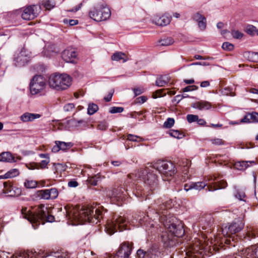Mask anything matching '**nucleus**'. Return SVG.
Instances as JSON below:
<instances>
[{"label":"nucleus","mask_w":258,"mask_h":258,"mask_svg":"<svg viewBox=\"0 0 258 258\" xmlns=\"http://www.w3.org/2000/svg\"><path fill=\"white\" fill-rule=\"evenodd\" d=\"M173 206L172 201L170 200L162 205L154 206L153 209L147 212V217L153 220H159L170 233V235L166 234L162 236V241L166 247H172L176 243L175 237H181L184 233L182 225L171 216L168 213V209Z\"/></svg>","instance_id":"f257e3e1"},{"label":"nucleus","mask_w":258,"mask_h":258,"mask_svg":"<svg viewBox=\"0 0 258 258\" xmlns=\"http://www.w3.org/2000/svg\"><path fill=\"white\" fill-rule=\"evenodd\" d=\"M158 172L162 175L164 180H169L176 173L175 165L170 161L159 160L153 166H146L139 169L135 174L128 176L135 180H140L147 186L153 188L156 186L158 179L154 171Z\"/></svg>","instance_id":"f03ea898"},{"label":"nucleus","mask_w":258,"mask_h":258,"mask_svg":"<svg viewBox=\"0 0 258 258\" xmlns=\"http://www.w3.org/2000/svg\"><path fill=\"white\" fill-rule=\"evenodd\" d=\"M67 216L71 221L83 223L88 221L91 223L97 224L102 217V212L99 207H86L80 210L76 208H71L66 210Z\"/></svg>","instance_id":"7ed1b4c3"},{"label":"nucleus","mask_w":258,"mask_h":258,"mask_svg":"<svg viewBox=\"0 0 258 258\" xmlns=\"http://www.w3.org/2000/svg\"><path fill=\"white\" fill-rule=\"evenodd\" d=\"M21 215L23 218L28 220L33 227L36 229L40 224H44L45 222H52L54 217L48 215L47 208L44 205H41L38 206L36 213L32 212L27 207H23L21 209Z\"/></svg>","instance_id":"20e7f679"},{"label":"nucleus","mask_w":258,"mask_h":258,"mask_svg":"<svg viewBox=\"0 0 258 258\" xmlns=\"http://www.w3.org/2000/svg\"><path fill=\"white\" fill-rule=\"evenodd\" d=\"M48 84L50 88L57 91L66 90L72 84L71 78L67 74H53L48 79Z\"/></svg>","instance_id":"39448f33"},{"label":"nucleus","mask_w":258,"mask_h":258,"mask_svg":"<svg viewBox=\"0 0 258 258\" xmlns=\"http://www.w3.org/2000/svg\"><path fill=\"white\" fill-rule=\"evenodd\" d=\"M127 223L124 218L119 216L116 219L113 218L111 221H108L105 229L108 234L112 235L116 232L117 229H119L120 231L127 229Z\"/></svg>","instance_id":"423d86ee"},{"label":"nucleus","mask_w":258,"mask_h":258,"mask_svg":"<svg viewBox=\"0 0 258 258\" xmlns=\"http://www.w3.org/2000/svg\"><path fill=\"white\" fill-rule=\"evenodd\" d=\"M90 17L97 22L105 21L109 19L111 15L110 9L107 7L100 8H93L89 13Z\"/></svg>","instance_id":"0eeeda50"},{"label":"nucleus","mask_w":258,"mask_h":258,"mask_svg":"<svg viewBox=\"0 0 258 258\" xmlns=\"http://www.w3.org/2000/svg\"><path fill=\"white\" fill-rule=\"evenodd\" d=\"M244 224L239 220L225 226L222 229V232L224 236L230 237L232 235L239 232L243 227Z\"/></svg>","instance_id":"6e6552de"},{"label":"nucleus","mask_w":258,"mask_h":258,"mask_svg":"<svg viewBox=\"0 0 258 258\" xmlns=\"http://www.w3.org/2000/svg\"><path fill=\"white\" fill-rule=\"evenodd\" d=\"M45 86L44 78L41 75H36L33 77L30 82V92L32 94H37L42 91Z\"/></svg>","instance_id":"1a4fd4ad"},{"label":"nucleus","mask_w":258,"mask_h":258,"mask_svg":"<svg viewBox=\"0 0 258 258\" xmlns=\"http://www.w3.org/2000/svg\"><path fill=\"white\" fill-rule=\"evenodd\" d=\"M40 10V7L37 5L27 7L23 10L22 18L25 20H32L38 16Z\"/></svg>","instance_id":"9d476101"},{"label":"nucleus","mask_w":258,"mask_h":258,"mask_svg":"<svg viewBox=\"0 0 258 258\" xmlns=\"http://www.w3.org/2000/svg\"><path fill=\"white\" fill-rule=\"evenodd\" d=\"M172 19L171 16L165 14L162 16L159 15H155L152 17V22L156 25L159 26H165L168 25Z\"/></svg>","instance_id":"9b49d317"},{"label":"nucleus","mask_w":258,"mask_h":258,"mask_svg":"<svg viewBox=\"0 0 258 258\" xmlns=\"http://www.w3.org/2000/svg\"><path fill=\"white\" fill-rule=\"evenodd\" d=\"M131 251V245L128 242H124L120 245L113 258H128Z\"/></svg>","instance_id":"f8f14e48"},{"label":"nucleus","mask_w":258,"mask_h":258,"mask_svg":"<svg viewBox=\"0 0 258 258\" xmlns=\"http://www.w3.org/2000/svg\"><path fill=\"white\" fill-rule=\"evenodd\" d=\"M58 192L56 188L40 190L37 191V196L40 199L44 200L55 199L57 197Z\"/></svg>","instance_id":"ddd939ff"},{"label":"nucleus","mask_w":258,"mask_h":258,"mask_svg":"<svg viewBox=\"0 0 258 258\" xmlns=\"http://www.w3.org/2000/svg\"><path fill=\"white\" fill-rule=\"evenodd\" d=\"M218 243V241L217 239H214V240L208 239L204 240V243L201 244L200 248L203 249L205 252L208 251L213 254L214 251H217L218 249L217 247Z\"/></svg>","instance_id":"4468645a"},{"label":"nucleus","mask_w":258,"mask_h":258,"mask_svg":"<svg viewBox=\"0 0 258 258\" xmlns=\"http://www.w3.org/2000/svg\"><path fill=\"white\" fill-rule=\"evenodd\" d=\"M192 19L198 23L199 29L204 31L207 27V20L206 17L200 12H198L195 13Z\"/></svg>","instance_id":"2eb2a0df"},{"label":"nucleus","mask_w":258,"mask_h":258,"mask_svg":"<svg viewBox=\"0 0 258 258\" xmlns=\"http://www.w3.org/2000/svg\"><path fill=\"white\" fill-rule=\"evenodd\" d=\"M55 145L52 147L51 151L53 153H57L60 150L66 151L70 149L73 146L71 142H64L56 141L55 142Z\"/></svg>","instance_id":"dca6fc26"},{"label":"nucleus","mask_w":258,"mask_h":258,"mask_svg":"<svg viewBox=\"0 0 258 258\" xmlns=\"http://www.w3.org/2000/svg\"><path fill=\"white\" fill-rule=\"evenodd\" d=\"M241 254L246 258H258V246H252L243 249Z\"/></svg>","instance_id":"f3484780"},{"label":"nucleus","mask_w":258,"mask_h":258,"mask_svg":"<svg viewBox=\"0 0 258 258\" xmlns=\"http://www.w3.org/2000/svg\"><path fill=\"white\" fill-rule=\"evenodd\" d=\"M206 186H208L206 182L200 181L197 182H190L185 184L184 188V190L187 191L192 189L200 190L204 189Z\"/></svg>","instance_id":"a211bd4d"},{"label":"nucleus","mask_w":258,"mask_h":258,"mask_svg":"<svg viewBox=\"0 0 258 258\" xmlns=\"http://www.w3.org/2000/svg\"><path fill=\"white\" fill-rule=\"evenodd\" d=\"M76 56V52L72 48L65 49L61 55L62 59L67 62H73Z\"/></svg>","instance_id":"6ab92c4d"},{"label":"nucleus","mask_w":258,"mask_h":258,"mask_svg":"<svg viewBox=\"0 0 258 258\" xmlns=\"http://www.w3.org/2000/svg\"><path fill=\"white\" fill-rule=\"evenodd\" d=\"M126 191L122 187L114 188L111 192V198L117 201L123 200L125 199Z\"/></svg>","instance_id":"aec40b11"},{"label":"nucleus","mask_w":258,"mask_h":258,"mask_svg":"<svg viewBox=\"0 0 258 258\" xmlns=\"http://www.w3.org/2000/svg\"><path fill=\"white\" fill-rule=\"evenodd\" d=\"M40 114L37 113H32L26 112L22 114L20 117V120L23 122L33 121L35 119L40 118Z\"/></svg>","instance_id":"412c9836"},{"label":"nucleus","mask_w":258,"mask_h":258,"mask_svg":"<svg viewBox=\"0 0 258 258\" xmlns=\"http://www.w3.org/2000/svg\"><path fill=\"white\" fill-rule=\"evenodd\" d=\"M191 106L199 110H208L211 108L212 105L210 102L206 101H200L195 102L191 105Z\"/></svg>","instance_id":"4be33fe9"},{"label":"nucleus","mask_w":258,"mask_h":258,"mask_svg":"<svg viewBox=\"0 0 258 258\" xmlns=\"http://www.w3.org/2000/svg\"><path fill=\"white\" fill-rule=\"evenodd\" d=\"M227 186V182L224 180H221L219 182H214V184H209L208 187L206 189V190L209 191H213L218 189H222L226 187Z\"/></svg>","instance_id":"5701e85b"},{"label":"nucleus","mask_w":258,"mask_h":258,"mask_svg":"<svg viewBox=\"0 0 258 258\" xmlns=\"http://www.w3.org/2000/svg\"><path fill=\"white\" fill-rule=\"evenodd\" d=\"M155 251L153 249H149L147 252L142 249H139L137 252L138 258H145V256L155 258Z\"/></svg>","instance_id":"b1692460"},{"label":"nucleus","mask_w":258,"mask_h":258,"mask_svg":"<svg viewBox=\"0 0 258 258\" xmlns=\"http://www.w3.org/2000/svg\"><path fill=\"white\" fill-rule=\"evenodd\" d=\"M249 163L250 164H255V162L253 161H238L234 163V168L239 170H243L246 169L249 165L248 163Z\"/></svg>","instance_id":"393cba45"},{"label":"nucleus","mask_w":258,"mask_h":258,"mask_svg":"<svg viewBox=\"0 0 258 258\" xmlns=\"http://www.w3.org/2000/svg\"><path fill=\"white\" fill-rule=\"evenodd\" d=\"M49 162V159H46L41 161L39 165L35 163L30 164L29 166H27L29 169H38L40 167L41 168L43 169L46 167L47 164Z\"/></svg>","instance_id":"a878e982"},{"label":"nucleus","mask_w":258,"mask_h":258,"mask_svg":"<svg viewBox=\"0 0 258 258\" xmlns=\"http://www.w3.org/2000/svg\"><path fill=\"white\" fill-rule=\"evenodd\" d=\"M19 174V170L17 169H12L8 171L5 174L0 175V179L11 178L18 176Z\"/></svg>","instance_id":"bb28decb"},{"label":"nucleus","mask_w":258,"mask_h":258,"mask_svg":"<svg viewBox=\"0 0 258 258\" xmlns=\"http://www.w3.org/2000/svg\"><path fill=\"white\" fill-rule=\"evenodd\" d=\"M14 161V157L10 152H4L0 154V162H12Z\"/></svg>","instance_id":"cd10ccee"},{"label":"nucleus","mask_w":258,"mask_h":258,"mask_svg":"<svg viewBox=\"0 0 258 258\" xmlns=\"http://www.w3.org/2000/svg\"><path fill=\"white\" fill-rule=\"evenodd\" d=\"M111 59L114 61H119L122 60L123 62L126 61L128 59L125 54L121 52H117L114 53L111 56Z\"/></svg>","instance_id":"c85d7f7f"},{"label":"nucleus","mask_w":258,"mask_h":258,"mask_svg":"<svg viewBox=\"0 0 258 258\" xmlns=\"http://www.w3.org/2000/svg\"><path fill=\"white\" fill-rule=\"evenodd\" d=\"M85 122V120L83 119L77 120L73 118L68 120L67 124L69 127H78Z\"/></svg>","instance_id":"c756f323"},{"label":"nucleus","mask_w":258,"mask_h":258,"mask_svg":"<svg viewBox=\"0 0 258 258\" xmlns=\"http://www.w3.org/2000/svg\"><path fill=\"white\" fill-rule=\"evenodd\" d=\"M169 82L168 78L166 76H161L156 81V85L158 87H163Z\"/></svg>","instance_id":"7c9ffc66"},{"label":"nucleus","mask_w":258,"mask_h":258,"mask_svg":"<svg viewBox=\"0 0 258 258\" xmlns=\"http://www.w3.org/2000/svg\"><path fill=\"white\" fill-rule=\"evenodd\" d=\"M15 61L17 63L18 66H23L27 61V59L26 56H24L23 54L20 53L16 58Z\"/></svg>","instance_id":"2f4dec72"},{"label":"nucleus","mask_w":258,"mask_h":258,"mask_svg":"<svg viewBox=\"0 0 258 258\" xmlns=\"http://www.w3.org/2000/svg\"><path fill=\"white\" fill-rule=\"evenodd\" d=\"M3 185L4 187V192L5 194H10L12 196V190L14 189V187L12 186L11 183L9 181H6L3 183Z\"/></svg>","instance_id":"473e14b6"},{"label":"nucleus","mask_w":258,"mask_h":258,"mask_svg":"<svg viewBox=\"0 0 258 258\" xmlns=\"http://www.w3.org/2000/svg\"><path fill=\"white\" fill-rule=\"evenodd\" d=\"M174 40L171 38H166L160 40L159 41V45L160 46H169L173 43Z\"/></svg>","instance_id":"72a5a7b5"},{"label":"nucleus","mask_w":258,"mask_h":258,"mask_svg":"<svg viewBox=\"0 0 258 258\" xmlns=\"http://www.w3.org/2000/svg\"><path fill=\"white\" fill-rule=\"evenodd\" d=\"M42 5L46 10H50L54 7L55 3L52 1L43 0Z\"/></svg>","instance_id":"f704fd0d"},{"label":"nucleus","mask_w":258,"mask_h":258,"mask_svg":"<svg viewBox=\"0 0 258 258\" xmlns=\"http://www.w3.org/2000/svg\"><path fill=\"white\" fill-rule=\"evenodd\" d=\"M98 110L97 105L94 103H90L88 105V113L89 115H92L96 112Z\"/></svg>","instance_id":"c9c22d12"},{"label":"nucleus","mask_w":258,"mask_h":258,"mask_svg":"<svg viewBox=\"0 0 258 258\" xmlns=\"http://www.w3.org/2000/svg\"><path fill=\"white\" fill-rule=\"evenodd\" d=\"M169 134L170 136L178 139H182L184 136L183 133H180L177 130H171L169 132Z\"/></svg>","instance_id":"e433bc0d"},{"label":"nucleus","mask_w":258,"mask_h":258,"mask_svg":"<svg viewBox=\"0 0 258 258\" xmlns=\"http://www.w3.org/2000/svg\"><path fill=\"white\" fill-rule=\"evenodd\" d=\"M37 185V181L33 180H26L24 182V185L27 188H35Z\"/></svg>","instance_id":"4c0bfd02"},{"label":"nucleus","mask_w":258,"mask_h":258,"mask_svg":"<svg viewBox=\"0 0 258 258\" xmlns=\"http://www.w3.org/2000/svg\"><path fill=\"white\" fill-rule=\"evenodd\" d=\"M235 197L240 201H246V196L244 191L241 190H237Z\"/></svg>","instance_id":"58836bf2"},{"label":"nucleus","mask_w":258,"mask_h":258,"mask_svg":"<svg viewBox=\"0 0 258 258\" xmlns=\"http://www.w3.org/2000/svg\"><path fill=\"white\" fill-rule=\"evenodd\" d=\"M246 236L250 239L251 238H254L256 236H258V230L251 229L247 232Z\"/></svg>","instance_id":"ea45409f"},{"label":"nucleus","mask_w":258,"mask_h":258,"mask_svg":"<svg viewBox=\"0 0 258 258\" xmlns=\"http://www.w3.org/2000/svg\"><path fill=\"white\" fill-rule=\"evenodd\" d=\"M211 143L215 146H220L225 145V142L220 138H213L210 140Z\"/></svg>","instance_id":"a19ab883"},{"label":"nucleus","mask_w":258,"mask_h":258,"mask_svg":"<svg viewBox=\"0 0 258 258\" xmlns=\"http://www.w3.org/2000/svg\"><path fill=\"white\" fill-rule=\"evenodd\" d=\"M174 124V119L173 118H168L164 122L163 126L165 128H170L173 126Z\"/></svg>","instance_id":"79ce46f5"},{"label":"nucleus","mask_w":258,"mask_h":258,"mask_svg":"<svg viewBox=\"0 0 258 258\" xmlns=\"http://www.w3.org/2000/svg\"><path fill=\"white\" fill-rule=\"evenodd\" d=\"M124 109L122 107H111L109 109V113L111 114L121 113L123 111Z\"/></svg>","instance_id":"37998d69"},{"label":"nucleus","mask_w":258,"mask_h":258,"mask_svg":"<svg viewBox=\"0 0 258 258\" xmlns=\"http://www.w3.org/2000/svg\"><path fill=\"white\" fill-rule=\"evenodd\" d=\"M222 47L225 50L230 51L233 49L234 45L228 42H225L223 43Z\"/></svg>","instance_id":"c03bdc74"},{"label":"nucleus","mask_w":258,"mask_h":258,"mask_svg":"<svg viewBox=\"0 0 258 258\" xmlns=\"http://www.w3.org/2000/svg\"><path fill=\"white\" fill-rule=\"evenodd\" d=\"M231 35L234 38L238 39H241L243 36V34L242 33L238 30H234L231 31Z\"/></svg>","instance_id":"a18cd8bd"},{"label":"nucleus","mask_w":258,"mask_h":258,"mask_svg":"<svg viewBox=\"0 0 258 258\" xmlns=\"http://www.w3.org/2000/svg\"><path fill=\"white\" fill-rule=\"evenodd\" d=\"M99 178L96 176L93 177H90L88 178L87 181L89 183L92 185H96L98 181Z\"/></svg>","instance_id":"49530a36"},{"label":"nucleus","mask_w":258,"mask_h":258,"mask_svg":"<svg viewBox=\"0 0 258 258\" xmlns=\"http://www.w3.org/2000/svg\"><path fill=\"white\" fill-rule=\"evenodd\" d=\"M198 119V116L197 115L188 114L186 116V119L189 123L197 121Z\"/></svg>","instance_id":"de8ad7c7"},{"label":"nucleus","mask_w":258,"mask_h":258,"mask_svg":"<svg viewBox=\"0 0 258 258\" xmlns=\"http://www.w3.org/2000/svg\"><path fill=\"white\" fill-rule=\"evenodd\" d=\"M127 139L129 141L133 142H140V141H141V138L132 134H129L127 135Z\"/></svg>","instance_id":"09e8293b"},{"label":"nucleus","mask_w":258,"mask_h":258,"mask_svg":"<svg viewBox=\"0 0 258 258\" xmlns=\"http://www.w3.org/2000/svg\"><path fill=\"white\" fill-rule=\"evenodd\" d=\"M75 108V105L73 103H68L63 106V109L66 112L72 111Z\"/></svg>","instance_id":"8fccbe9b"},{"label":"nucleus","mask_w":258,"mask_h":258,"mask_svg":"<svg viewBox=\"0 0 258 258\" xmlns=\"http://www.w3.org/2000/svg\"><path fill=\"white\" fill-rule=\"evenodd\" d=\"M164 91L163 89H159L155 91L153 94V97L155 99L158 97H161L164 96L165 95V93L162 94V92Z\"/></svg>","instance_id":"3c124183"},{"label":"nucleus","mask_w":258,"mask_h":258,"mask_svg":"<svg viewBox=\"0 0 258 258\" xmlns=\"http://www.w3.org/2000/svg\"><path fill=\"white\" fill-rule=\"evenodd\" d=\"M198 88V87L195 85L188 86L182 89V91L183 92H189L196 90Z\"/></svg>","instance_id":"603ef678"},{"label":"nucleus","mask_w":258,"mask_h":258,"mask_svg":"<svg viewBox=\"0 0 258 258\" xmlns=\"http://www.w3.org/2000/svg\"><path fill=\"white\" fill-rule=\"evenodd\" d=\"M249 114L251 122H258V113L254 112Z\"/></svg>","instance_id":"864d4df0"},{"label":"nucleus","mask_w":258,"mask_h":258,"mask_svg":"<svg viewBox=\"0 0 258 258\" xmlns=\"http://www.w3.org/2000/svg\"><path fill=\"white\" fill-rule=\"evenodd\" d=\"M133 91L135 96H137L143 93L145 91V89L143 88H134Z\"/></svg>","instance_id":"5fc2aeb1"},{"label":"nucleus","mask_w":258,"mask_h":258,"mask_svg":"<svg viewBox=\"0 0 258 258\" xmlns=\"http://www.w3.org/2000/svg\"><path fill=\"white\" fill-rule=\"evenodd\" d=\"M55 253L50 254H46L43 256L38 255L36 258H57V256L55 255Z\"/></svg>","instance_id":"6e6d98bb"},{"label":"nucleus","mask_w":258,"mask_h":258,"mask_svg":"<svg viewBox=\"0 0 258 258\" xmlns=\"http://www.w3.org/2000/svg\"><path fill=\"white\" fill-rule=\"evenodd\" d=\"M147 100V98L146 96H142L136 98V101L137 103L142 104L145 102Z\"/></svg>","instance_id":"4d7b16f0"},{"label":"nucleus","mask_w":258,"mask_h":258,"mask_svg":"<svg viewBox=\"0 0 258 258\" xmlns=\"http://www.w3.org/2000/svg\"><path fill=\"white\" fill-rule=\"evenodd\" d=\"M64 23H69L70 26L76 25L78 24V21L77 20H67L65 19L63 20Z\"/></svg>","instance_id":"13d9d810"},{"label":"nucleus","mask_w":258,"mask_h":258,"mask_svg":"<svg viewBox=\"0 0 258 258\" xmlns=\"http://www.w3.org/2000/svg\"><path fill=\"white\" fill-rule=\"evenodd\" d=\"M256 28L253 26H249L246 29V32L249 35H253L254 32H255Z\"/></svg>","instance_id":"bf43d9fd"},{"label":"nucleus","mask_w":258,"mask_h":258,"mask_svg":"<svg viewBox=\"0 0 258 258\" xmlns=\"http://www.w3.org/2000/svg\"><path fill=\"white\" fill-rule=\"evenodd\" d=\"M241 122H242V123L251 122L249 113L245 115V116L241 120Z\"/></svg>","instance_id":"052dcab7"},{"label":"nucleus","mask_w":258,"mask_h":258,"mask_svg":"<svg viewBox=\"0 0 258 258\" xmlns=\"http://www.w3.org/2000/svg\"><path fill=\"white\" fill-rule=\"evenodd\" d=\"M107 127V124L105 122H100L97 126V128L100 130H104Z\"/></svg>","instance_id":"680f3d73"},{"label":"nucleus","mask_w":258,"mask_h":258,"mask_svg":"<svg viewBox=\"0 0 258 258\" xmlns=\"http://www.w3.org/2000/svg\"><path fill=\"white\" fill-rule=\"evenodd\" d=\"M68 185L69 187H76L78 185V183L76 181L71 180L68 182Z\"/></svg>","instance_id":"e2e57ef3"},{"label":"nucleus","mask_w":258,"mask_h":258,"mask_svg":"<svg viewBox=\"0 0 258 258\" xmlns=\"http://www.w3.org/2000/svg\"><path fill=\"white\" fill-rule=\"evenodd\" d=\"M206 181H213L216 180V177L215 175H209L207 177V179H205Z\"/></svg>","instance_id":"0e129e2a"},{"label":"nucleus","mask_w":258,"mask_h":258,"mask_svg":"<svg viewBox=\"0 0 258 258\" xmlns=\"http://www.w3.org/2000/svg\"><path fill=\"white\" fill-rule=\"evenodd\" d=\"M27 256V254L23 252L14 256L13 258H26Z\"/></svg>","instance_id":"69168bd1"},{"label":"nucleus","mask_w":258,"mask_h":258,"mask_svg":"<svg viewBox=\"0 0 258 258\" xmlns=\"http://www.w3.org/2000/svg\"><path fill=\"white\" fill-rule=\"evenodd\" d=\"M82 5H83L82 3H80L78 6L76 7L75 8H74L72 10H70V11L73 12H77L82 8Z\"/></svg>","instance_id":"338daca9"},{"label":"nucleus","mask_w":258,"mask_h":258,"mask_svg":"<svg viewBox=\"0 0 258 258\" xmlns=\"http://www.w3.org/2000/svg\"><path fill=\"white\" fill-rule=\"evenodd\" d=\"M210 85V83L208 81H205L201 83V87H208Z\"/></svg>","instance_id":"774afa93"}]
</instances>
